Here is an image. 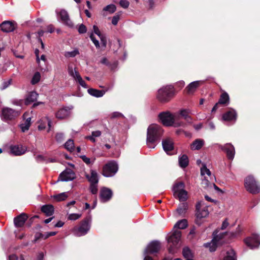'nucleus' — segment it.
I'll use <instances>...</instances> for the list:
<instances>
[{"mask_svg": "<svg viewBox=\"0 0 260 260\" xmlns=\"http://www.w3.org/2000/svg\"><path fill=\"white\" fill-rule=\"evenodd\" d=\"M112 190L108 188L103 187L100 191V198L102 202L108 201L112 197Z\"/></svg>", "mask_w": 260, "mask_h": 260, "instance_id": "obj_20", "label": "nucleus"}, {"mask_svg": "<svg viewBox=\"0 0 260 260\" xmlns=\"http://www.w3.org/2000/svg\"><path fill=\"white\" fill-rule=\"evenodd\" d=\"M201 173L202 176H204V178L202 180V184L204 187H207L210 184V181L213 180V176L212 175L210 171L206 168L205 166H204L201 169Z\"/></svg>", "mask_w": 260, "mask_h": 260, "instance_id": "obj_11", "label": "nucleus"}, {"mask_svg": "<svg viewBox=\"0 0 260 260\" xmlns=\"http://www.w3.org/2000/svg\"><path fill=\"white\" fill-rule=\"evenodd\" d=\"M19 115L18 111L13 110L9 108H4L2 111L1 117L2 119L5 121L12 120Z\"/></svg>", "mask_w": 260, "mask_h": 260, "instance_id": "obj_10", "label": "nucleus"}, {"mask_svg": "<svg viewBox=\"0 0 260 260\" xmlns=\"http://www.w3.org/2000/svg\"><path fill=\"white\" fill-rule=\"evenodd\" d=\"M179 164L181 168H185L188 164V159L186 155H183L179 158Z\"/></svg>", "mask_w": 260, "mask_h": 260, "instance_id": "obj_37", "label": "nucleus"}, {"mask_svg": "<svg viewBox=\"0 0 260 260\" xmlns=\"http://www.w3.org/2000/svg\"><path fill=\"white\" fill-rule=\"evenodd\" d=\"M183 256L186 259L190 258L192 257V253L190 250L187 248H184L182 251Z\"/></svg>", "mask_w": 260, "mask_h": 260, "instance_id": "obj_45", "label": "nucleus"}, {"mask_svg": "<svg viewBox=\"0 0 260 260\" xmlns=\"http://www.w3.org/2000/svg\"><path fill=\"white\" fill-rule=\"evenodd\" d=\"M91 219L89 217L84 219L81 222L79 227H75L73 232L76 236L80 237L87 234L90 228Z\"/></svg>", "mask_w": 260, "mask_h": 260, "instance_id": "obj_4", "label": "nucleus"}, {"mask_svg": "<svg viewBox=\"0 0 260 260\" xmlns=\"http://www.w3.org/2000/svg\"><path fill=\"white\" fill-rule=\"evenodd\" d=\"M119 4L123 8H127L129 6V4L127 0H121Z\"/></svg>", "mask_w": 260, "mask_h": 260, "instance_id": "obj_53", "label": "nucleus"}, {"mask_svg": "<svg viewBox=\"0 0 260 260\" xmlns=\"http://www.w3.org/2000/svg\"><path fill=\"white\" fill-rule=\"evenodd\" d=\"M237 114L236 111L231 109L223 115L222 118L225 121H232L236 119Z\"/></svg>", "mask_w": 260, "mask_h": 260, "instance_id": "obj_26", "label": "nucleus"}, {"mask_svg": "<svg viewBox=\"0 0 260 260\" xmlns=\"http://www.w3.org/2000/svg\"><path fill=\"white\" fill-rule=\"evenodd\" d=\"M38 96V94L35 91H32L29 93L26 100L25 104L28 105L34 102H35Z\"/></svg>", "mask_w": 260, "mask_h": 260, "instance_id": "obj_31", "label": "nucleus"}, {"mask_svg": "<svg viewBox=\"0 0 260 260\" xmlns=\"http://www.w3.org/2000/svg\"><path fill=\"white\" fill-rule=\"evenodd\" d=\"M185 120H186V121L189 123H191L192 122V118L190 116V115L187 116L186 118L185 119Z\"/></svg>", "mask_w": 260, "mask_h": 260, "instance_id": "obj_63", "label": "nucleus"}, {"mask_svg": "<svg viewBox=\"0 0 260 260\" xmlns=\"http://www.w3.org/2000/svg\"><path fill=\"white\" fill-rule=\"evenodd\" d=\"M200 204L197 205V212L196 214L198 219H201L207 217L209 214V211L206 207H204L202 209L199 208Z\"/></svg>", "mask_w": 260, "mask_h": 260, "instance_id": "obj_27", "label": "nucleus"}, {"mask_svg": "<svg viewBox=\"0 0 260 260\" xmlns=\"http://www.w3.org/2000/svg\"><path fill=\"white\" fill-rule=\"evenodd\" d=\"M41 79V74L39 72H37L34 75L32 79L31 80V83L32 85L38 83Z\"/></svg>", "mask_w": 260, "mask_h": 260, "instance_id": "obj_44", "label": "nucleus"}, {"mask_svg": "<svg viewBox=\"0 0 260 260\" xmlns=\"http://www.w3.org/2000/svg\"><path fill=\"white\" fill-rule=\"evenodd\" d=\"M201 82L199 81H194L190 83L186 88L188 94L193 93L197 88L199 86Z\"/></svg>", "mask_w": 260, "mask_h": 260, "instance_id": "obj_29", "label": "nucleus"}, {"mask_svg": "<svg viewBox=\"0 0 260 260\" xmlns=\"http://www.w3.org/2000/svg\"><path fill=\"white\" fill-rule=\"evenodd\" d=\"M160 248V244L158 241H153L150 243L146 247L144 254H153L157 252Z\"/></svg>", "mask_w": 260, "mask_h": 260, "instance_id": "obj_16", "label": "nucleus"}, {"mask_svg": "<svg viewBox=\"0 0 260 260\" xmlns=\"http://www.w3.org/2000/svg\"><path fill=\"white\" fill-rule=\"evenodd\" d=\"M27 216L24 213L20 214L14 219V224L16 227H21L27 219Z\"/></svg>", "mask_w": 260, "mask_h": 260, "instance_id": "obj_25", "label": "nucleus"}, {"mask_svg": "<svg viewBox=\"0 0 260 260\" xmlns=\"http://www.w3.org/2000/svg\"><path fill=\"white\" fill-rule=\"evenodd\" d=\"M98 183H90V190L92 193L96 194L98 192Z\"/></svg>", "mask_w": 260, "mask_h": 260, "instance_id": "obj_49", "label": "nucleus"}, {"mask_svg": "<svg viewBox=\"0 0 260 260\" xmlns=\"http://www.w3.org/2000/svg\"><path fill=\"white\" fill-rule=\"evenodd\" d=\"M41 211L47 216H51L54 212V207L51 205H46L42 206Z\"/></svg>", "mask_w": 260, "mask_h": 260, "instance_id": "obj_32", "label": "nucleus"}, {"mask_svg": "<svg viewBox=\"0 0 260 260\" xmlns=\"http://www.w3.org/2000/svg\"><path fill=\"white\" fill-rule=\"evenodd\" d=\"M17 259L18 257L16 255L12 254L9 256L8 260H17Z\"/></svg>", "mask_w": 260, "mask_h": 260, "instance_id": "obj_60", "label": "nucleus"}, {"mask_svg": "<svg viewBox=\"0 0 260 260\" xmlns=\"http://www.w3.org/2000/svg\"><path fill=\"white\" fill-rule=\"evenodd\" d=\"M85 176L90 183H98L99 182L98 173L94 170H91L90 174H86Z\"/></svg>", "mask_w": 260, "mask_h": 260, "instance_id": "obj_28", "label": "nucleus"}, {"mask_svg": "<svg viewBox=\"0 0 260 260\" xmlns=\"http://www.w3.org/2000/svg\"><path fill=\"white\" fill-rule=\"evenodd\" d=\"M187 209V204L186 203H182L179 205L177 209V211L179 214L182 215L184 214Z\"/></svg>", "mask_w": 260, "mask_h": 260, "instance_id": "obj_41", "label": "nucleus"}, {"mask_svg": "<svg viewBox=\"0 0 260 260\" xmlns=\"http://www.w3.org/2000/svg\"><path fill=\"white\" fill-rule=\"evenodd\" d=\"M119 20V15H116L113 17L112 19V23L113 25H117Z\"/></svg>", "mask_w": 260, "mask_h": 260, "instance_id": "obj_55", "label": "nucleus"}, {"mask_svg": "<svg viewBox=\"0 0 260 260\" xmlns=\"http://www.w3.org/2000/svg\"><path fill=\"white\" fill-rule=\"evenodd\" d=\"M68 197L67 192H62L52 197L53 199L56 202L64 201Z\"/></svg>", "mask_w": 260, "mask_h": 260, "instance_id": "obj_34", "label": "nucleus"}, {"mask_svg": "<svg viewBox=\"0 0 260 260\" xmlns=\"http://www.w3.org/2000/svg\"><path fill=\"white\" fill-rule=\"evenodd\" d=\"M80 157L82 158L83 161L87 165L92 164L95 159H93L92 160H91V159L89 158L86 157L85 155H81Z\"/></svg>", "mask_w": 260, "mask_h": 260, "instance_id": "obj_50", "label": "nucleus"}, {"mask_svg": "<svg viewBox=\"0 0 260 260\" xmlns=\"http://www.w3.org/2000/svg\"><path fill=\"white\" fill-rule=\"evenodd\" d=\"M57 18L59 21L69 27H74V23L70 18L68 12L64 9H57L55 11Z\"/></svg>", "mask_w": 260, "mask_h": 260, "instance_id": "obj_5", "label": "nucleus"}, {"mask_svg": "<svg viewBox=\"0 0 260 260\" xmlns=\"http://www.w3.org/2000/svg\"><path fill=\"white\" fill-rule=\"evenodd\" d=\"M219 231L216 230L213 232V238L212 240L209 243L204 244V246L209 249L211 252L215 251L218 245L220 244V240L225 235V233H222L218 234Z\"/></svg>", "mask_w": 260, "mask_h": 260, "instance_id": "obj_6", "label": "nucleus"}, {"mask_svg": "<svg viewBox=\"0 0 260 260\" xmlns=\"http://www.w3.org/2000/svg\"><path fill=\"white\" fill-rule=\"evenodd\" d=\"M116 8L114 5L111 4L107 6L104 8V11H108L110 13H113L116 11Z\"/></svg>", "mask_w": 260, "mask_h": 260, "instance_id": "obj_47", "label": "nucleus"}, {"mask_svg": "<svg viewBox=\"0 0 260 260\" xmlns=\"http://www.w3.org/2000/svg\"><path fill=\"white\" fill-rule=\"evenodd\" d=\"M68 72L69 75L72 76L75 80H76L79 84L83 87L86 88L87 87L86 84L84 81L82 79L79 73L76 71L74 70L72 66H69L68 67Z\"/></svg>", "mask_w": 260, "mask_h": 260, "instance_id": "obj_13", "label": "nucleus"}, {"mask_svg": "<svg viewBox=\"0 0 260 260\" xmlns=\"http://www.w3.org/2000/svg\"><path fill=\"white\" fill-rule=\"evenodd\" d=\"M175 95L173 86L167 85L164 86L157 91V99L161 102H168Z\"/></svg>", "mask_w": 260, "mask_h": 260, "instance_id": "obj_2", "label": "nucleus"}, {"mask_svg": "<svg viewBox=\"0 0 260 260\" xmlns=\"http://www.w3.org/2000/svg\"><path fill=\"white\" fill-rule=\"evenodd\" d=\"M244 185L246 190L253 194L257 193L260 190V188L256 181L251 176H249L245 178Z\"/></svg>", "mask_w": 260, "mask_h": 260, "instance_id": "obj_8", "label": "nucleus"}, {"mask_svg": "<svg viewBox=\"0 0 260 260\" xmlns=\"http://www.w3.org/2000/svg\"><path fill=\"white\" fill-rule=\"evenodd\" d=\"M15 22L11 21H4L0 25L1 30L6 32L13 31L16 28Z\"/></svg>", "mask_w": 260, "mask_h": 260, "instance_id": "obj_21", "label": "nucleus"}, {"mask_svg": "<svg viewBox=\"0 0 260 260\" xmlns=\"http://www.w3.org/2000/svg\"><path fill=\"white\" fill-rule=\"evenodd\" d=\"M187 225V220L186 219H182L178 221L174 225V228H178L179 229H184Z\"/></svg>", "mask_w": 260, "mask_h": 260, "instance_id": "obj_40", "label": "nucleus"}, {"mask_svg": "<svg viewBox=\"0 0 260 260\" xmlns=\"http://www.w3.org/2000/svg\"><path fill=\"white\" fill-rule=\"evenodd\" d=\"M54 29L53 25H50L47 26L46 31L48 32L52 33L54 31Z\"/></svg>", "mask_w": 260, "mask_h": 260, "instance_id": "obj_57", "label": "nucleus"}, {"mask_svg": "<svg viewBox=\"0 0 260 260\" xmlns=\"http://www.w3.org/2000/svg\"><path fill=\"white\" fill-rule=\"evenodd\" d=\"M121 115V113H120L118 112H115L112 114L111 117L112 118H115V117H119Z\"/></svg>", "mask_w": 260, "mask_h": 260, "instance_id": "obj_59", "label": "nucleus"}, {"mask_svg": "<svg viewBox=\"0 0 260 260\" xmlns=\"http://www.w3.org/2000/svg\"><path fill=\"white\" fill-rule=\"evenodd\" d=\"M75 178V174L74 172L70 169H67L60 174L59 179L61 181H69Z\"/></svg>", "mask_w": 260, "mask_h": 260, "instance_id": "obj_19", "label": "nucleus"}, {"mask_svg": "<svg viewBox=\"0 0 260 260\" xmlns=\"http://www.w3.org/2000/svg\"><path fill=\"white\" fill-rule=\"evenodd\" d=\"M229 101V96L228 94L226 92H224L221 95L218 103L221 104H225L228 103Z\"/></svg>", "mask_w": 260, "mask_h": 260, "instance_id": "obj_42", "label": "nucleus"}, {"mask_svg": "<svg viewBox=\"0 0 260 260\" xmlns=\"http://www.w3.org/2000/svg\"><path fill=\"white\" fill-rule=\"evenodd\" d=\"M229 225V223L227 219H225L222 223V225L221 226V230H225L228 228V226Z\"/></svg>", "mask_w": 260, "mask_h": 260, "instance_id": "obj_56", "label": "nucleus"}, {"mask_svg": "<svg viewBox=\"0 0 260 260\" xmlns=\"http://www.w3.org/2000/svg\"><path fill=\"white\" fill-rule=\"evenodd\" d=\"M184 188L185 184L183 182H176L173 186L174 196L180 201L184 202L188 198L187 191Z\"/></svg>", "mask_w": 260, "mask_h": 260, "instance_id": "obj_3", "label": "nucleus"}, {"mask_svg": "<svg viewBox=\"0 0 260 260\" xmlns=\"http://www.w3.org/2000/svg\"><path fill=\"white\" fill-rule=\"evenodd\" d=\"M82 216L81 214L71 213L69 214L68 219L70 220H76L80 218Z\"/></svg>", "mask_w": 260, "mask_h": 260, "instance_id": "obj_46", "label": "nucleus"}, {"mask_svg": "<svg viewBox=\"0 0 260 260\" xmlns=\"http://www.w3.org/2000/svg\"><path fill=\"white\" fill-rule=\"evenodd\" d=\"M202 126H203V124L202 123H200L199 124L194 125V128L197 130H199V129H201L202 127Z\"/></svg>", "mask_w": 260, "mask_h": 260, "instance_id": "obj_64", "label": "nucleus"}, {"mask_svg": "<svg viewBox=\"0 0 260 260\" xmlns=\"http://www.w3.org/2000/svg\"><path fill=\"white\" fill-rule=\"evenodd\" d=\"M88 92L89 94H90L92 96L96 98H100L104 95L105 91H104V90H100L93 88H90L88 89Z\"/></svg>", "mask_w": 260, "mask_h": 260, "instance_id": "obj_33", "label": "nucleus"}, {"mask_svg": "<svg viewBox=\"0 0 260 260\" xmlns=\"http://www.w3.org/2000/svg\"><path fill=\"white\" fill-rule=\"evenodd\" d=\"M159 117L162 123L166 126L172 125L174 122L173 116L169 112L160 113Z\"/></svg>", "mask_w": 260, "mask_h": 260, "instance_id": "obj_14", "label": "nucleus"}, {"mask_svg": "<svg viewBox=\"0 0 260 260\" xmlns=\"http://www.w3.org/2000/svg\"><path fill=\"white\" fill-rule=\"evenodd\" d=\"M220 148L224 151L229 159L233 160L235 154V148L231 143H227L223 146H221Z\"/></svg>", "mask_w": 260, "mask_h": 260, "instance_id": "obj_17", "label": "nucleus"}, {"mask_svg": "<svg viewBox=\"0 0 260 260\" xmlns=\"http://www.w3.org/2000/svg\"><path fill=\"white\" fill-rule=\"evenodd\" d=\"M223 260H236L235 251L233 249L228 250Z\"/></svg>", "mask_w": 260, "mask_h": 260, "instance_id": "obj_38", "label": "nucleus"}, {"mask_svg": "<svg viewBox=\"0 0 260 260\" xmlns=\"http://www.w3.org/2000/svg\"><path fill=\"white\" fill-rule=\"evenodd\" d=\"M11 83V79H9L7 81H4L1 87V89L3 90L7 88Z\"/></svg>", "mask_w": 260, "mask_h": 260, "instance_id": "obj_51", "label": "nucleus"}, {"mask_svg": "<svg viewBox=\"0 0 260 260\" xmlns=\"http://www.w3.org/2000/svg\"><path fill=\"white\" fill-rule=\"evenodd\" d=\"M72 109V107L71 108L68 107L62 108L57 112L56 117L58 119L66 118L70 116Z\"/></svg>", "mask_w": 260, "mask_h": 260, "instance_id": "obj_22", "label": "nucleus"}, {"mask_svg": "<svg viewBox=\"0 0 260 260\" xmlns=\"http://www.w3.org/2000/svg\"><path fill=\"white\" fill-rule=\"evenodd\" d=\"M181 233L179 230H176L168 239V243L177 248L180 241Z\"/></svg>", "mask_w": 260, "mask_h": 260, "instance_id": "obj_15", "label": "nucleus"}, {"mask_svg": "<svg viewBox=\"0 0 260 260\" xmlns=\"http://www.w3.org/2000/svg\"><path fill=\"white\" fill-rule=\"evenodd\" d=\"M162 145L164 150L168 154H170V151H172L174 148L173 142L172 139L169 138L162 140Z\"/></svg>", "mask_w": 260, "mask_h": 260, "instance_id": "obj_23", "label": "nucleus"}, {"mask_svg": "<svg viewBox=\"0 0 260 260\" xmlns=\"http://www.w3.org/2000/svg\"><path fill=\"white\" fill-rule=\"evenodd\" d=\"M64 223L61 221H58L55 225V227L60 228L63 226Z\"/></svg>", "mask_w": 260, "mask_h": 260, "instance_id": "obj_61", "label": "nucleus"}, {"mask_svg": "<svg viewBox=\"0 0 260 260\" xmlns=\"http://www.w3.org/2000/svg\"><path fill=\"white\" fill-rule=\"evenodd\" d=\"M102 133L100 131H93L91 133V136H88L85 137L86 139L89 140L92 142L94 143L96 141L95 138L99 137L101 136Z\"/></svg>", "mask_w": 260, "mask_h": 260, "instance_id": "obj_36", "label": "nucleus"}, {"mask_svg": "<svg viewBox=\"0 0 260 260\" xmlns=\"http://www.w3.org/2000/svg\"><path fill=\"white\" fill-rule=\"evenodd\" d=\"M30 120L31 118L28 117L26 118L24 123H22L20 125V127L22 132L24 133L28 130L30 125Z\"/></svg>", "mask_w": 260, "mask_h": 260, "instance_id": "obj_35", "label": "nucleus"}, {"mask_svg": "<svg viewBox=\"0 0 260 260\" xmlns=\"http://www.w3.org/2000/svg\"><path fill=\"white\" fill-rule=\"evenodd\" d=\"M79 54V50L77 49H75L73 51L65 52L64 56L67 58H70L74 57Z\"/></svg>", "mask_w": 260, "mask_h": 260, "instance_id": "obj_39", "label": "nucleus"}, {"mask_svg": "<svg viewBox=\"0 0 260 260\" xmlns=\"http://www.w3.org/2000/svg\"><path fill=\"white\" fill-rule=\"evenodd\" d=\"M204 144V141L202 139H198L194 141L190 145L192 150H199L201 149Z\"/></svg>", "mask_w": 260, "mask_h": 260, "instance_id": "obj_30", "label": "nucleus"}, {"mask_svg": "<svg viewBox=\"0 0 260 260\" xmlns=\"http://www.w3.org/2000/svg\"><path fill=\"white\" fill-rule=\"evenodd\" d=\"M205 198L206 200L208 201V202H215V201L214 200L212 199L210 197H209L207 195H206L205 196Z\"/></svg>", "mask_w": 260, "mask_h": 260, "instance_id": "obj_62", "label": "nucleus"}, {"mask_svg": "<svg viewBox=\"0 0 260 260\" xmlns=\"http://www.w3.org/2000/svg\"><path fill=\"white\" fill-rule=\"evenodd\" d=\"M163 134L161 127L156 124H152L147 128V144L149 148H154L155 143L160 138Z\"/></svg>", "mask_w": 260, "mask_h": 260, "instance_id": "obj_1", "label": "nucleus"}, {"mask_svg": "<svg viewBox=\"0 0 260 260\" xmlns=\"http://www.w3.org/2000/svg\"><path fill=\"white\" fill-rule=\"evenodd\" d=\"M56 232H48L46 234V236H45V239H46L50 236H54L56 235Z\"/></svg>", "mask_w": 260, "mask_h": 260, "instance_id": "obj_58", "label": "nucleus"}, {"mask_svg": "<svg viewBox=\"0 0 260 260\" xmlns=\"http://www.w3.org/2000/svg\"><path fill=\"white\" fill-rule=\"evenodd\" d=\"M87 31V29L86 26L83 24H81L79 25L78 28V31L80 34H84Z\"/></svg>", "mask_w": 260, "mask_h": 260, "instance_id": "obj_54", "label": "nucleus"}, {"mask_svg": "<svg viewBox=\"0 0 260 260\" xmlns=\"http://www.w3.org/2000/svg\"><path fill=\"white\" fill-rule=\"evenodd\" d=\"M118 171V165L115 161H110L106 164L103 169V174L107 177L114 176Z\"/></svg>", "mask_w": 260, "mask_h": 260, "instance_id": "obj_9", "label": "nucleus"}, {"mask_svg": "<svg viewBox=\"0 0 260 260\" xmlns=\"http://www.w3.org/2000/svg\"><path fill=\"white\" fill-rule=\"evenodd\" d=\"M26 147L21 144L12 145L10 146V151L12 154L16 156L21 155L26 151Z\"/></svg>", "mask_w": 260, "mask_h": 260, "instance_id": "obj_18", "label": "nucleus"}, {"mask_svg": "<svg viewBox=\"0 0 260 260\" xmlns=\"http://www.w3.org/2000/svg\"><path fill=\"white\" fill-rule=\"evenodd\" d=\"M64 147L69 151H73L75 147L73 140L72 139L68 140L65 143Z\"/></svg>", "mask_w": 260, "mask_h": 260, "instance_id": "obj_43", "label": "nucleus"}, {"mask_svg": "<svg viewBox=\"0 0 260 260\" xmlns=\"http://www.w3.org/2000/svg\"><path fill=\"white\" fill-rule=\"evenodd\" d=\"M191 114V112L189 110L184 109L182 110L180 112V116L185 120L187 116Z\"/></svg>", "mask_w": 260, "mask_h": 260, "instance_id": "obj_48", "label": "nucleus"}, {"mask_svg": "<svg viewBox=\"0 0 260 260\" xmlns=\"http://www.w3.org/2000/svg\"><path fill=\"white\" fill-rule=\"evenodd\" d=\"M51 121L48 117H44L39 122L38 129L40 131L43 130L46 128V126L48 125L49 128L47 132H49L50 131V127L51 126Z\"/></svg>", "mask_w": 260, "mask_h": 260, "instance_id": "obj_24", "label": "nucleus"}, {"mask_svg": "<svg viewBox=\"0 0 260 260\" xmlns=\"http://www.w3.org/2000/svg\"><path fill=\"white\" fill-rule=\"evenodd\" d=\"M94 34L96 35L99 37V38L101 40V42L102 45L104 47H105L107 45V40H106V37L101 32L99 28L95 25L93 26V32L90 34V38L91 40V41H92V42L93 43V44H94L95 46L97 48H98L100 47V44H99L98 40H97L95 38Z\"/></svg>", "mask_w": 260, "mask_h": 260, "instance_id": "obj_7", "label": "nucleus"}, {"mask_svg": "<svg viewBox=\"0 0 260 260\" xmlns=\"http://www.w3.org/2000/svg\"><path fill=\"white\" fill-rule=\"evenodd\" d=\"M55 138L57 142H61L64 139V135L61 133H57L56 135Z\"/></svg>", "mask_w": 260, "mask_h": 260, "instance_id": "obj_52", "label": "nucleus"}, {"mask_svg": "<svg viewBox=\"0 0 260 260\" xmlns=\"http://www.w3.org/2000/svg\"><path fill=\"white\" fill-rule=\"evenodd\" d=\"M245 243L251 249L257 248L260 244V239L258 235H252L245 240Z\"/></svg>", "mask_w": 260, "mask_h": 260, "instance_id": "obj_12", "label": "nucleus"}]
</instances>
